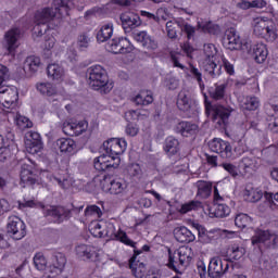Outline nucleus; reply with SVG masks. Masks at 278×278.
Wrapping results in <instances>:
<instances>
[{
    "label": "nucleus",
    "instance_id": "1",
    "mask_svg": "<svg viewBox=\"0 0 278 278\" xmlns=\"http://www.w3.org/2000/svg\"><path fill=\"white\" fill-rule=\"evenodd\" d=\"M73 5V0H53L52 8H43L36 12L35 23L37 25H47L53 18H64V16H68V10Z\"/></svg>",
    "mask_w": 278,
    "mask_h": 278
},
{
    "label": "nucleus",
    "instance_id": "2",
    "mask_svg": "<svg viewBox=\"0 0 278 278\" xmlns=\"http://www.w3.org/2000/svg\"><path fill=\"white\" fill-rule=\"evenodd\" d=\"M86 77L92 90H100L101 94H108L114 88L108 78V72L101 65H93L87 68Z\"/></svg>",
    "mask_w": 278,
    "mask_h": 278
},
{
    "label": "nucleus",
    "instance_id": "3",
    "mask_svg": "<svg viewBox=\"0 0 278 278\" xmlns=\"http://www.w3.org/2000/svg\"><path fill=\"white\" fill-rule=\"evenodd\" d=\"M166 31L170 40H177L178 36H181L184 33L187 35L188 40H190L191 38H194L197 28L180 18L168 21L166 23Z\"/></svg>",
    "mask_w": 278,
    "mask_h": 278
},
{
    "label": "nucleus",
    "instance_id": "4",
    "mask_svg": "<svg viewBox=\"0 0 278 278\" xmlns=\"http://www.w3.org/2000/svg\"><path fill=\"white\" fill-rule=\"evenodd\" d=\"M212 121L215 123V127L225 129L229 125V116L233 112L231 106H225L223 104H214L211 106Z\"/></svg>",
    "mask_w": 278,
    "mask_h": 278
},
{
    "label": "nucleus",
    "instance_id": "5",
    "mask_svg": "<svg viewBox=\"0 0 278 278\" xmlns=\"http://www.w3.org/2000/svg\"><path fill=\"white\" fill-rule=\"evenodd\" d=\"M208 147L213 153H218L224 160H233L236 157V151L229 141L215 138L210 141Z\"/></svg>",
    "mask_w": 278,
    "mask_h": 278
},
{
    "label": "nucleus",
    "instance_id": "6",
    "mask_svg": "<svg viewBox=\"0 0 278 278\" xmlns=\"http://www.w3.org/2000/svg\"><path fill=\"white\" fill-rule=\"evenodd\" d=\"M7 233L13 238V240H23V237L27 236L25 223L18 218V216L9 217Z\"/></svg>",
    "mask_w": 278,
    "mask_h": 278
},
{
    "label": "nucleus",
    "instance_id": "7",
    "mask_svg": "<svg viewBox=\"0 0 278 278\" xmlns=\"http://www.w3.org/2000/svg\"><path fill=\"white\" fill-rule=\"evenodd\" d=\"M105 50L109 51V53H114L115 55H118V53H131V51H134V48L131 47V42H129L127 38L115 37L105 45Z\"/></svg>",
    "mask_w": 278,
    "mask_h": 278
},
{
    "label": "nucleus",
    "instance_id": "8",
    "mask_svg": "<svg viewBox=\"0 0 278 278\" xmlns=\"http://www.w3.org/2000/svg\"><path fill=\"white\" fill-rule=\"evenodd\" d=\"M100 188L103 192H109L110 194H121L123 190L127 188L125 182L121 179H113L110 175H104L102 179H100Z\"/></svg>",
    "mask_w": 278,
    "mask_h": 278
},
{
    "label": "nucleus",
    "instance_id": "9",
    "mask_svg": "<svg viewBox=\"0 0 278 278\" xmlns=\"http://www.w3.org/2000/svg\"><path fill=\"white\" fill-rule=\"evenodd\" d=\"M125 149H127V141L125 139L112 138L103 143L104 154L112 155L114 157H118V155H123L125 153Z\"/></svg>",
    "mask_w": 278,
    "mask_h": 278
},
{
    "label": "nucleus",
    "instance_id": "10",
    "mask_svg": "<svg viewBox=\"0 0 278 278\" xmlns=\"http://www.w3.org/2000/svg\"><path fill=\"white\" fill-rule=\"evenodd\" d=\"M20 177H21V185L23 188H25V186H34L38 184V170L34 168L33 164H27V163L22 164Z\"/></svg>",
    "mask_w": 278,
    "mask_h": 278
},
{
    "label": "nucleus",
    "instance_id": "11",
    "mask_svg": "<svg viewBox=\"0 0 278 278\" xmlns=\"http://www.w3.org/2000/svg\"><path fill=\"white\" fill-rule=\"evenodd\" d=\"M229 270V263L220 257H213L210 261L207 275L210 278H220Z\"/></svg>",
    "mask_w": 278,
    "mask_h": 278
},
{
    "label": "nucleus",
    "instance_id": "12",
    "mask_svg": "<svg viewBox=\"0 0 278 278\" xmlns=\"http://www.w3.org/2000/svg\"><path fill=\"white\" fill-rule=\"evenodd\" d=\"M16 101H18V90L12 87H0V103L3 108L10 110L16 106Z\"/></svg>",
    "mask_w": 278,
    "mask_h": 278
},
{
    "label": "nucleus",
    "instance_id": "13",
    "mask_svg": "<svg viewBox=\"0 0 278 278\" xmlns=\"http://www.w3.org/2000/svg\"><path fill=\"white\" fill-rule=\"evenodd\" d=\"M40 68V58L38 56H27L23 66L17 68L20 77H31L34 73L38 72Z\"/></svg>",
    "mask_w": 278,
    "mask_h": 278
},
{
    "label": "nucleus",
    "instance_id": "14",
    "mask_svg": "<svg viewBox=\"0 0 278 278\" xmlns=\"http://www.w3.org/2000/svg\"><path fill=\"white\" fill-rule=\"evenodd\" d=\"M26 141V151L36 155V153H40L42 150V139H40V134L37 131H28L25 135Z\"/></svg>",
    "mask_w": 278,
    "mask_h": 278
},
{
    "label": "nucleus",
    "instance_id": "15",
    "mask_svg": "<svg viewBox=\"0 0 278 278\" xmlns=\"http://www.w3.org/2000/svg\"><path fill=\"white\" fill-rule=\"evenodd\" d=\"M43 214L45 216H51L58 225L71 218V210L64 206H50Z\"/></svg>",
    "mask_w": 278,
    "mask_h": 278
},
{
    "label": "nucleus",
    "instance_id": "16",
    "mask_svg": "<svg viewBox=\"0 0 278 278\" xmlns=\"http://www.w3.org/2000/svg\"><path fill=\"white\" fill-rule=\"evenodd\" d=\"M119 21L124 31L126 33H129L131 29H136V27H140L142 25L140 15L134 13H122Z\"/></svg>",
    "mask_w": 278,
    "mask_h": 278
},
{
    "label": "nucleus",
    "instance_id": "17",
    "mask_svg": "<svg viewBox=\"0 0 278 278\" xmlns=\"http://www.w3.org/2000/svg\"><path fill=\"white\" fill-rule=\"evenodd\" d=\"M18 40H21V28H11L4 35V45L9 53H14L18 49Z\"/></svg>",
    "mask_w": 278,
    "mask_h": 278
},
{
    "label": "nucleus",
    "instance_id": "18",
    "mask_svg": "<svg viewBox=\"0 0 278 278\" xmlns=\"http://www.w3.org/2000/svg\"><path fill=\"white\" fill-rule=\"evenodd\" d=\"M134 38L136 42L141 45V47L147 49V51H155V49H157V42L155 41V38L151 37L149 33L144 30L135 33Z\"/></svg>",
    "mask_w": 278,
    "mask_h": 278
},
{
    "label": "nucleus",
    "instance_id": "19",
    "mask_svg": "<svg viewBox=\"0 0 278 278\" xmlns=\"http://www.w3.org/2000/svg\"><path fill=\"white\" fill-rule=\"evenodd\" d=\"M250 53L256 64H264L268 58V48L264 43H256L250 50Z\"/></svg>",
    "mask_w": 278,
    "mask_h": 278
},
{
    "label": "nucleus",
    "instance_id": "20",
    "mask_svg": "<svg viewBox=\"0 0 278 278\" xmlns=\"http://www.w3.org/2000/svg\"><path fill=\"white\" fill-rule=\"evenodd\" d=\"M176 134H180L185 138L194 136L199 131V126L190 122H180L175 126Z\"/></svg>",
    "mask_w": 278,
    "mask_h": 278
},
{
    "label": "nucleus",
    "instance_id": "21",
    "mask_svg": "<svg viewBox=\"0 0 278 278\" xmlns=\"http://www.w3.org/2000/svg\"><path fill=\"white\" fill-rule=\"evenodd\" d=\"M56 147L61 153L73 155L77 151V143L71 138H61L56 140Z\"/></svg>",
    "mask_w": 278,
    "mask_h": 278
},
{
    "label": "nucleus",
    "instance_id": "22",
    "mask_svg": "<svg viewBox=\"0 0 278 278\" xmlns=\"http://www.w3.org/2000/svg\"><path fill=\"white\" fill-rule=\"evenodd\" d=\"M65 266L66 256H64L62 253H56L54 256H52V261L49 266L51 275H61Z\"/></svg>",
    "mask_w": 278,
    "mask_h": 278
},
{
    "label": "nucleus",
    "instance_id": "23",
    "mask_svg": "<svg viewBox=\"0 0 278 278\" xmlns=\"http://www.w3.org/2000/svg\"><path fill=\"white\" fill-rule=\"evenodd\" d=\"M174 237L176 238L177 242L180 243L194 242V240L197 239V237H194V233H192V231H190V229L186 228L185 226L175 228Z\"/></svg>",
    "mask_w": 278,
    "mask_h": 278
},
{
    "label": "nucleus",
    "instance_id": "24",
    "mask_svg": "<svg viewBox=\"0 0 278 278\" xmlns=\"http://www.w3.org/2000/svg\"><path fill=\"white\" fill-rule=\"evenodd\" d=\"M176 253L179 257L180 266H184L185 269L190 266V262H192V257H194V252H192V248L188 245H184L176 250Z\"/></svg>",
    "mask_w": 278,
    "mask_h": 278
},
{
    "label": "nucleus",
    "instance_id": "25",
    "mask_svg": "<svg viewBox=\"0 0 278 278\" xmlns=\"http://www.w3.org/2000/svg\"><path fill=\"white\" fill-rule=\"evenodd\" d=\"M166 266L167 268L174 270V273H177L178 275H181V271L186 270V267L181 266L179 255L176 253V251L173 252L170 249H168V262Z\"/></svg>",
    "mask_w": 278,
    "mask_h": 278
},
{
    "label": "nucleus",
    "instance_id": "26",
    "mask_svg": "<svg viewBox=\"0 0 278 278\" xmlns=\"http://www.w3.org/2000/svg\"><path fill=\"white\" fill-rule=\"evenodd\" d=\"M48 77L53 79L54 81H60L64 79V75H66V71L64 67L58 63L49 64L47 67Z\"/></svg>",
    "mask_w": 278,
    "mask_h": 278
},
{
    "label": "nucleus",
    "instance_id": "27",
    "mask_svg": "<svg viewBox=\"0 0 278 278\" xmlns=\"http://www.w3.org/2000/svg\"><path fill=\"white\" fill-rule=\"evenodd\" d=\"M197 197L199 199H210L212 197V182L205 180H198L195 182Z\"/></svg>",
    "mask_w": 278,
    "mask_h": 278
},
{
    "label": "nucleus",
    "instance_id": "28",
    "mask_svg": "<svg viewBox=\"0 0 278 278\" xmlns=\"http://www.w3.org/2000/svg\"><path fill=\"white\" fill-rule=\"evenodd\" d=\"M177 108L181 112H190V109L192 108V99L190 98L189 92L180 91L178 93Z\"/></svg>",
    "mask_w": 278,
    "mask_h": 278
},
{
    "label": "nucleus",
    "instance_id": "29",
    "mask_svg": "<svg viewBox=\"0 0 278 278\" xmlns=\"http://www.w3.org/2000/svg\"><path fill=\"white\" fill-rule=\"evenodd\" d=\"M225 43L228 45V49L235 50L240 49L242 40L235 29H230L226 33Z\"/></svg>",
    "mask_w": 278,
    "mask_h": 278
},
{
    "label": "nucleus",
    "instance_id": "30",
    "mask_svg": "<svg viewBox=\"0 0 278 278\" xmlns=\"http://www.w3.org/2000/svg\"><path fill=\"white\" fill-rule=\"evenodd\" d=\"M76 254L80 260H92L97 256V250L92 245L80 244L76 247Z\"/></svg>",
    "mask_w": 278,
    "mask_h": 278
},
{
    "label": "nucleus",
    "instance_id": "31",
    "mask_svg": "<svg viewBox=\"0 0 278 278\" xmlns=\"http://www.w3.org/2000/svg\"><path fill=\"white\" fill-rule=\"evenodd\" d=\"M203 68L206 75L212 77V79H216V77L223 75V65H218L214 61H206Z\"/></svg>",
    "mask_w": 278,
    "mask_h": 278
},
{
    "label": "nucleus",
    "instance_id": "32",
    "mask_svg": "<svg viewBox=\"0 0 278 278\" xmlns=\"http://www.w3.org/2000/svg\"><path fill=\"white\" fill-rule=\"evenodd\" d=\"M114 34V24L109 23L103 25L97 33L98 42H108Z\"/></svg>",
    "mask_w": 278,
    "mask_h": 278
},
{
    "label": "nucleus",
    "instance_id": "33",
    "mask_svg": "<svg viewBox=\"0 0 278 278\" xmlns=\"http://www.w3.org/2000/svg\"><path fill=\"white\" fill-rule=\"evenodd\" d=\"M229 258L226 260V262H233L238 260H242L244 257V254L247 253V250L243 247L240 245H231L229 249Z\"/></svg>",
    "mask_w": 278,
    "mask_h": 278
},
{
    "label": "nucleus",
    "instance_id": "34",
    "mask_svg": "<svg viewBox=\"0 0 278 278\" xmlns=\"http://www.w3.org/2000/svg\"><path fill=\"white\" fill-rule=\"evenodd\" d=\"M37 90L45 97H55L58 94V89L51 83L37 84Z\"/></svg>",
    "mask_w": 278,
    "mask_h": 278
},
{
    "label": "nucleus",
    "instance_id": "35",
    "mask_svg": "<svg viewBox=\"0 0 278 278\" xmlns=\"http://www.w3.org/2000/svg\"><path fill=\"white\" fill-rule=\"evenodd\" d=\"M268 28V22L257 17L254 20V35L258 38H264L266 36V29Z\"/></svg>",
    "mask_w": 278,
    "mask_h": 278
},
{
    "label": "nucleus",
    "instance_id": "36",
    "mask_svg": "<svg viewBox=\"0 0 278 278\" xmlns=\"http://www.w3.org/2000/svg\"><path fill=\"white\" fill-rule=\"evenodd\" d=\"M165 153H169V155H176L179 152V140L174 137H167L165 140L164 147Z\"/></svg>",
    "mask_w": 278,
    "mask_h": 278
},
{
    "label": "nucleus",
    "instance_id": "37",
    "mask_svg": "<svg viewBox=\"0 0 278 278\" xmlns=\"http://www.w3.org/2000/svg\"><path fill=\"white\" fill-rule=\"evenodd\" d=\"M203 204L199 200H191L181 205L179 213L180 214H188V212H197V210H201Z\"/></svg>",
    "mask_w": 278,
    "mask_h": 278
},
{
    "label": "nucleus",
    "instance_id": "38",
    "mask_svg": "<svg viewBox=\"0 0 278 278\" xmlns=\"http://www.w3.org/2000/svg\"><path fill=\"white\" fill-rule=\"evenodd\" d=\"M251 240L253 247H255V244H264L270 240V232L268 230H258Z\"/></svg>",
    "mask_w": 278,
    "mask_h": 278
},
{
    "label": "nucleus",
    "instance_id": "39",
    "mask_svg": "<svg viewBox=\"0 0 278 278\" xmlns=\"http://www.w3.org/2000/svg\"><path fill=\"white\" fill-rule=\"evenodd\" d=\"M213 214L215 218H225L231 214V208L226 204L215 203Z\"/></svg>",
    "mask_w": 278,
    "mask_h": 278
},
{
    "label": "nucleus",
    "instance_id": "40",
    "mask_svg": "<svg viewBox=\"0 0 278 278\" xmlns=\"http://www.w3.org/2000/svg\"><path fill=\"white\" fill-rule=\"evenodd\" d=\"M242 110H248L253 112L260 108V98L257 97H247L245 101L241 104Z\"/></svg>",
    "mask_w": 278,
    "mask_h": 278
},
{
    "label": "nucleus",
    "instance_id": "41",
    "mask_svg": "<svg viewBox=\"0 0 278 278\" xmlns=\"http://www.w3.org/2000/svg\"><path fill=\"white\" fill-rule=\"evenodd\" d=\"M225 90H227V85H215V89L210 91L211 99H214V101H220L225 99Z\"/></svg>",
    "mask_w": 278,
    "mask_h": 278
},
{
    "label": "nucleus",
    "instance_id": "42",
    "mask_svg": "<svg viewBox=\"0 0 278 278\" xmlns=\"http://www.w3.org/2000/svg\"><path fill=\"white\" fill-rule=\"evenodd\" d=\"M134 103L136 105H151L153 103V96L142 91L134 98Z\"/></svg>",
    "mask_w": 278,
    "mask_h": 278
},
{
    "label": "nucleus",
    "instance_id": "43",
    "mask_svg": "<svg viewBox=\"0 0 278 278\" xmlns=\"http://www.w3.org/2000/svg\"><path fill=\"white\" fill-rule=\"evenodd\" d=\"M235 225L239 229H244L251 225V217L244 213H240L235 217Z\"/></svg>",
    "mask_w": 278,
    "mask_h": 278
},
{
    "label": "nucleus",
    "instance_id": "44",
    "mask_svg": "<svg viewBox=\"0 0 278 278\" xmlns=\"http://www.w3.org/2000/svg\"><path fill=\"white\" fill-rule=\"evenodd\" d=\"M278 37L277 26L275 24H268L265 31V37H263L267 42H275Z\"/></svg>",
    "mask_w": 278,
    "mask_h": 278
},
{
    "label": "nucleus",
    "instance_id": "45",
    "mask_svg": "<svg viewBox=\"0 0 278 278\" xmlns=\"http://www.w3.org/2000/svg\"><path fill=\"white\" fill-rule=\"evenodd\" d=\"M93 166H94L96 170H103V172L110 170L108 167V155H105V153H103L102 155L94 159Z\"/></svg>",
    "mask_w": 278,
    "mask_h": 278
},
{
    "label": "nucleus",
    "instance_id": "46",
    "mask_svg": "<svg viewBox=\"0 0 278 278\" xmlns=\"http://www.w3.org/2000/svg\"><path fill=\"white\" fill-rule=\"evenodd\" d=\"M189 72L191 73L193 79L198 81L201 90H203L205 88V84L203 83V74L201 73V70L197 68L192 64H189Z\"/></svg>",
    "mask_w": 278,
    "mask_h": 278
},
{
    "label": "nucleus",
    "instance_id": "47",
    "mask_svg": "<svg viewBox=\"0 0 278 278\" xmlns=\"http://www.w3.org/2000/svg\"><path fill=\"white\" fill-rule=\"evenodd\" d=\"M241 164L245 173H251V170H255L257 168V161L255 160V157H243L241 160Z\"/></svg>",
    "mask_w": 278,
    "mask_h": 278
},
{
    "label": "nucleus",
    "instance_id": "48",
    "mask_svg": "<svg viewBox=\"0 0 278 278\" xmlns=\"http://www.w3.org/2000/svg\"><path fill=\"white\" fill-rule=\"evenodd\" d=\"M90 231L94 238H105V225L101 223L94 222Z\"/></svg>",
    "mask_w": 278,
    "mask_h": 278
},
{
    "label": "nucleus",
    "instance_id": "49",
    "mask_svg": "<svg viewBox=\"0 0 278 278\" xmlns=\"http://www.w3.org/2000/svg\"><path fill=\"white\" fill-rule=\"evenodd\" d=\"M34 265L37 270H47V258L45 257V254L37 253L34 257Z\"/></svg>",
    "mask_w": 278,
    "mask_h": 278
},
{
    "label": "nucleus",
    "instance_id": "50",
    "mask_svg": "<svg viewBox=\"0 0 278 278\" xmlns=\"http://www.w3.org/2000/svg\"><path fill=\"white\" fill-rule=\"evenodd\" d=\"M90 45V37L88 36V33H81L78 35L77 38V46L80 49V51H84V49H88Z\"/></svg>",
    "mask_w": 278,
    "mask_h": 278
},
{
    "label": "nucleus",
    "instance_id": "51",
    "mask_svg": "<svg viewBox=\"0 0 278 278\" xmlns=\"http://www.w3.org/2000/svg\"><path fill=\"white\" fill-rule=\"evenodd\" d=\"M114 238L121 240L123 244H127V247H132V249H136V242L127 237V232L119 230L116 235H114Z\"/></svg>",
    "mask_w": 278,
    "mask_h": 278
},
{
    "label": "nucleus",
    "instance_id": "52",
    "mask_svg": "<svg viewBox=\"0 0 278 278\" xmlns=\"http://www.w3.org/2000/svg\"><path fill=\"white\" fill-rule=\"evenodd\" d=\"M18 207L20 210H25V207H41V210H45V204L41 202H36L34 200H24L23 202L18 201Z\"/></svg>",
    "mask_w": 278,
    "mask_h": 278
},
{
    "label": "nucleus",
    "instance_id": "53",
    "mask_svg": "<svg viewBox=\"0 0 278 278\" xmlns=\"http://www.w3.org/2000/svg\"><path fill=\"white\" fill-rule=\"evenodd\" d=\"M198 29H201L202 31H204V34H216L218 26L212 24V22H207L204 24L199 23Z\"/></svg>",
    "mask_w": 278,
    "mask_h": 278
},
{
    "label": "nucleus",
    "instance_id": "54",
    "mask_svg": "<svg viewBox=\"0 0 278 278\" xmlns=\"http://www.w3.org/2000/svg\"><path fill=\"white\" fill-rule=\"evenodd\" d=\"M140 253H142V251L135 250V254L129 260V268L131 269L132 275H135L136 277H142V274L138 273V268L136 267V258L138 257V255H140Z\"/></svg>",
    "mask_w": 278,
    "mask_h": 278
},
{
    "label": "nucleus",
    "instance_id": "55",
    "mask_svg": "<svg viewBox=\"0 0 278 278\" xmlns=\"http://www.w3.org/2000/svg\"><path fill=\"white\" fill-rule=\"evenodd\" d=\"M14 148H11L10 144L4 146L3 149L0 150V162H5V160H10L12 155H14Z\"/></svg>",
    "mask_w": 278,
    "mask_h": 278
},
{
    "label": "nucleus",
    "instance_id": "56",
    "mask_svg": "<svg viewBox=\"0 0 278 278\" xmlns=\"http://www.w3.org/2000/svg\"><path fill=\"white\" fill-rule=\"evenodd\" d=\"M222 166L224 167V169H226L227 173H229V175L236 179L237 177H239L240 173L238 170V167L231 163H223Z\"/></svg>",
    "mask_w": 278,
    "mask_h": 278
},
{
    "label": "nucleus",
    "instance_id": "57",
    "mask_svg": "<svg viewBox=\"0 0 278 278\" xmlns=\"http://www.w3.org/2000/svg\"><path fill=\"white\" fill-rule=\"evenodd\" d=\"M104 155H106V164H108L109 170H112V168H118L121 164V157L112 156L110 154H104Z\"/></svg>",
    "mask_w": 278,
    "mask_h": 278
},
{
    "label": "nucleus",
    "instance_id": "58",
    "mask_svg": "<svg viewBox=\"0 0 278 278\" xmlns=\"http://www.w3.org/2000/svg\"><path fill=\"white\" fill-rule=\"evenodd\" d=\"M92 214H96L99 218H101V216H103L101 208L97 205H90V206L86 207L85 216H92Z\"/></svg>",
    "mask_w": 278,
    "mask_h": 278
},
{
    "label": "nucleus",
    "instance_id": "59",
    "mask_svg": "<svg viewBox=\"0 0 278 278\" xmlns=\"http://www.w3.org/2000/svg\"><path fill=\"white\" fill-rule=\"evenodd\" d=\"M140 131V127H138V124L136 123H128L127 126H126V134L127 136H138Z\"/></svg>",
    "mask_w": 278,
    "mask_h": 278
},
{
    "label": "nucleus",
    "instance_id": "60",
    "mask_svg": "<svg viewBox=\"0 0 278 278\" xmlns=\"http://www.w3.org/2000/svg\"><path fill=\"white\" fill-rule=\"evenodd\" d=\"M86 129H88V122L75 123L74 136H81Z\"/></svg>",
    "mask_w": 278,
    "mask_h": 278
},
{
    "label": "nucleus",
    "instance_id": "61",
    "mask_svg": "<svg viewBox=\"0 0 278 278\" xmlns=\"http://www.w3.org/2000/svg\"><path fill=\"white\" fill-rule=\"evenodd\" d=\"M63 132L66 136H75V123L73 122L63 123Z\"/></svg>",
    "mask_w": 278,
    "mask_h": 278
},
{
    "label": "nucleus",
    "instance_id": "62",
    "mask_svg": "<svg viewBox=\"0 0 278 278\" xmlns=\"http://www.w3.org/2000/svg\"><path fill=\"white\" fill-rule=\"evenodd\" d=\"M17 125L20 127H22L23 129H29V128L34 127V123H31V121H29V118H27L25 116H21L17 118Z\"/></svg>",
    "mask_w": 278,
    "mask_h": 278
},
{
    "label": "nucleus",
    "instance_id": "63",
    "mask_svg": "<svg viewBox=\"0 0 278 278\" xmlns=\"http://www.w3.org/2000/svg\"><path fill=\"white\" fill-rule=\"evenodd\" d=\"M244 8H266V0H253L252 2H244Z\"/></svg>",
    "mask_w": 278,
    "mask_h": 278
},
{
    "label": "nucleus",
    "instance_id": "64",
    "mask_svg": "<svg viewBox=\"0 0 278 278\" xmlns=\"http://www.w3.org/2000/svg\"><path fill=\"white\" fill-rule=\"evenodd\" d=\"M204 54L210 59L216 54V47L212 43L204 45Z\"/></svg>",
    "mask_w": 278,
    "mask_h": 278
}]
</instances>
